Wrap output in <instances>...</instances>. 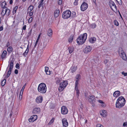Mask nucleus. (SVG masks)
Segmentation results:
<instances>
[{
    "mask_svg": "<svg viewBox=\"0 0 127 127\" xmlns=\"http://www.w3.org/2000/svg\"><path fill=\"white\" fill-rule=\"evenodd\" d=\"M38 92L42 93H45L47 90V87L46 84L43 83L40 84L38 88Z\"/></svg>",
    "mask_w": 127,
    "mask_h": 127,
    "instance_id": "nucleus-3",
    "label": "nucleus"
},
{
    "mask_svg": "<svg viewBox=\"0 0 127 127\" xmlns=\"http://www.w3.org/2000/svg\"><path fill=\"white\" fill-rule=\"evenodd\" d=\"M114 24L116 26H118L119 25V24L118 22L116 20H114Z\"/></svg>",
    "mask_w": 127,
    "mask_h": 127,
    "instance_id": "nucleus-42",
    "label": "nucleus"
},
{
    "mask_svg": "<svg viewBox=\"0 0 127 127\" xmlns=\"http://www.w3.org/2000/svg\"><path fill=\"white\" fill-rule=\"evenodd\" d=\"M1 8H7L6 6L7 5V3L5 1H3L2 3H0Z\"/></svg>",
    "mask_w": 127,
    "mask_h": 127,
    "instance_id": "nucleus-18",
    "label": "nucleus"
},
{
    "mask_svg": "<svg viewBox=\"0 0 127 127\" xmlns=\"http://www.w3.org/2000/svg\"><path fill=\"white\" fill-rule=\"evenodd\" d=\"M26 25H25L23 26V29L24 30H25L26 29Z\"/></svg>",
    "mask_w": 127,
    "mask_h": 127,
    "instance_id": "nucleus-54",
    "label": "nucleus"
},
{
    "mask_svg": "<svg viewBox=\"0 0 127 127\" xmlns=\"http://www.w3.org/2000/svg\"><path fill=\"white\" fill-rule=\"evenodd\" d=\"M73 39V35H71L69 37L68 39V41L69 43H71L72 42Z\"/></svg>",
    "mask_w": 127,
    "mask_h": 127,
    "instance_id": "nucleus-28",
    "label": "nucleus"
},
{
    "mask_svg": "<svg viewBox=\"0 0 127 127\" xmlns=\"http://www.w3.org/2000/svg\"><path fill=\"white\" fill-rule=\"evenodd\" d=\"M96 127H103V126L100 124H98L96 125Z\"/></svg>",
    "mask_w": 127,
    "mask_h": 127,
    "instance_id": "nucleus-50",
    "label": "nucleus"
},
{
    "mask_svg": "<svg viewBox=\"0 0 127 127\" xmlns=\"http://www.w3.org/2000/svg\"><path fill=\"white\" fill-rule=\"evenodd\" d=\"M76 93L77 95V97L78 98L79 96V90H78V88H77V90H76Z\"/></svg>",
    "mask_w": 127,
    "mask_h": 127,
    "instance_id": "nucleus-43",
    "label": "nucleus"
},
{
    "mask_svg": "<svg viewBox=\"0 0 127 127\" xmlns=\"http://www.w3.org/2000/svg\"><path fill=\"white\" fill-rule=\"evenodd\" d=\"M23 93V92H22V91L21 92V91L20 93V96H22Z\"/></svg>",
    "mask_w": 127,
    "mask_h": 127,
    "instance_id": "nucleus-60",
    "label": "nucleus"
},
{
    "mask_svg": "<svg viewBox=\"0 0 127 127\" xmlns=\"http://www.w3.org/2000/svg\"><path fill=\"white\" fill-rule=\"evenodd\" d=\"M32 29H31L30 30V32H29V35H30L31 34V32H32Z\"/></svg>",
    "mask_w": 127,
    "mask_h": 127,
    "instance_id": "nucleus-63",
    "label": "nucleus"
},
{
    "mask_svg": "<svg viewBox=\"0 0 127 127\" xmlns=\"http://www.w3.org/2000/svg\"><path fill=\"white\" fill-rule=\"evenodd\" d=\"M6 82V80L4 79L2 82L1 85L2 86H4Z\"/></svg>",
    "mask_w": 127,
    "mask_h": 127,
    "instance_id": "nucleus-39",
    "label": "nucleus"
},
{
    "mask_svg": "<svg viewBox=\"0 0 127 127\" xmlns=\"http://www.w3.org/2000/svg\"><path fill=\"white\" fill-rule=\"evenodd\" d=\"M61 80L59 78H58L56 81V83L57 84H59L61 81Z\"/></svg>",
    "mask_w": 127,
    "mask_h": 127,
    "instance_id": "nucleus-45",
    "label": "nucleus"
},
{
    "mask_svg": "<svg viewBox=\"0 0 127 127\" xmlns=\"http://www.w3.org/2000/svg\"><path fill=\"white\" fill-rule=\"evenodd\" d=\"M96 38L94 37H92L89 39L90 42L91 43H93L95 42Z\"/></svg>",
    "mask_w": 127,
    "mask_h": 127,
    "instance_id": "nucleus-24",
    "label": "nucleus"
},
{
    "mask_svg": "<svg viewBox=\"0 0 127 127\" xmlns=\"http://www.w3.org/2000/svg\"><path fill=\"white\" fill-rule=\"evenodd\" d=\"M87 36L86 33L83 35H81L78 37L77 40V42L79 45H82L85 41Z\"/></svg>",
    "mask_w": 127,
    "mask_h": 127,
    "instance_id": "nucleus-2",
    "label": "nucleus"
},
{
    "mask_svg": "<svg viewBox=\"0 0 127 127\" xmlns=\"http://www.w3.org/2000/svg\"><path fill=\"white\" fill-rule=\"evenodd\" d=\"M108 61L107 60H105L104 61V63L105 64H106L108 62Z\"/></svg>",
    "mask_w": 127,
    "mask_h": 127,
    "instance_id": "nucleus-57",
    "label": "nucleus"
},
{
    "mask_svg": "<svg viewBox=\"0 0 127 127\" xmlns=\"http://www.w3.org/2000/svg\"><path fill=\"white\" fill-rule=\"evenodd\" d=\"M68 49L69 52L70 54L72 53L73 51V48L72 46L69 47Z\"/></svg>",
    "mask_w": 127,
    "mask_h": 127,
    "instance_id": "nucleus-32",
    "label": "nucleus"
},
{
    "mask_svg": "<svg viewBox=\"0 0 127 127\" xmlns=\"http://www.w3.org/2000/svg\"><path fill=\"white\" fill-rule=\"evenodd\" d=\"M91 27L92 28L94 29L96 27V25L95 24L93 23L91 25Z\"/></svg>",
    "mask_w": 127,
    "mask_h": 127,
    "instance_id": "nucleus-38",
    "label": "nucleus"
},
{
    "mask_svg": "<svg viewBox=\"0 0 127 127\" xmlns=\"http://www.w3.org/2000/svg\"><path fill=\"white\" fill-rule=\"evenodd\" d=\"M60 11L59 10L56 9L54 12V16L55 17L57 18L58 17Z\"/></svg>",
    "mask_w": 127,
    "mask_h": 127,
    "instance_id": "nucleus-19",
    "label": "nucleus"
},
{
    "mask_svg": "<svg viewBox=\"0 0 127 127\" xmlns=\"http://www.w3.org/2000/svg\"><path fill=\"white\" fill-rule=\"evenodd\" d=\"M29 43L27 45V48L26 50L25 51V52L23 53V55L25 57L27 55L28 53L29 52Z\"/></svg>",
    "mask_w": 127,
    "mask_h": 127,
    "instance_id": "nucleus-21",
    "label": "nucleus"
},
{
    "mask_svg": "<svg viewBox=\"0 0 127 127\" xmlns=\"http://www.w3.org/2000/svg\"><path fill=\"white\" fill-rule=\"evenodd\" d=\"M98 101L100 103H103V102L101 100H98Z\"/></svg>",
    "mask_w": 127,
    "mask_h": 127,
    "instance_id": "nucleus-56",
    "label": "nucleus"
},
{
    "mask_svg": "<svg viewBox=\"0 0 127 127\" xmlns=\"http://www.w3.org/2000/svg\"><path fill=\"white\" fill-rule=\"evenodd\" d=\"M18 70L17 69H15V73L16 74H17L18 73Z\"/></svg>",
    "mask_w": 127,
    "mask_h": 127,
    "instance_id": "nucleus-55",
    "label": "nucleus"
},
{
    "mask_svg": "<svg viewBox=\"0 0 127 127\" xmlns=\"http://www.w3.org/2000/svg\"><path fill=\"white\" fill-rule=\"evenodd\" d=\"M33 112L35 114H39L40 112V109L39 107L35 108L33 110Z\"/></svg>",
    "mask_w": 127,
    "mask_h": 127,
    "instance_id": "nucleus-16",
    "label": "nucleus"
},
{
    "mask_svg": "<svg viewBox=\"0 0 127 127\" xmlns=\"http://www.w3.org/2000/svg\"><path fill=\"white\" fill-rule=\"evenodd\" d=\"M33 8V7L32 5H30L28 8L27 9V12H28L32 11Z\"/></svg>",
    "mask_w": 127,
    "mask_h": 127,
    "instance_id": "nucleus-26",
    "label": "nucleus"
},
{
    "mask_svg": "<svg viewBox=\"0 0 127 127\" xmlns=\"http://www.w3.org/2000/svg\"><path fill=\"white\" fill-rule=\"evenodd\" d=\"M16 68L17 69H19V65L18 64H16Z\"/></svg>",
    "mask_w": 127,
    "mask_h": 127,
    "instance_id": "nucleus-53",
    "label": "nucleus"
},
{
    "mask_svg": "<svg viewBox=\"0 0 127 127\" xmlns=\"http://www.w3.org/2000/svg\"><path fill=\"white\" fill-rule=\"evenodd\" d=\"M62 0H58V4L59 5H61L62 3Z\"/></svg>",
    "mask_w": 127,
    "mask_h": 127,
    "instance_id": "nucleus-46",
    "label": "nucleus"
},
{
    "mask_svg": "<svg viewBox=\"0 0 127 127\" xmlns=\"http://www.w3.org/2000/svg\"><path fill=\"white\" fill-rule=\"evenodd\" d=\"M6 8V9L5 10L6 15L8 16L10 14V11L9 9H8V8Z\"/></svg>",
    "mask_w": 127,
    "mask_h": 127,
    "instance_id": "nucleus-31",
    "label": "nucleus"
},
{
    "mask_svg": "<svg viewBox=\"0 0 127 127\" xmlns=\"http://www.w3.org/2000/svg\"><path fill=\"white\" fill-rule=\"evenodd\" d=\"M33 20V18L32 17H31L28 20V23H31L32 21Z\"/></svg>",
    "mask_w": 127,
    "mask_h": 127,
    "instance_id": "nucleus-41",
    "label": "nucleus"
},
{
    "mask_svg": "<svg viewBox=\"0 0 127 127\" xmlns=\"http://www.w3.org/2000/svg\"><path fill=\"white\" fill-rule=\"evenodd\" d=\"M118 52L120 56L123 60H126L127 59L126 55L121 47L119 48Z\"/></svg>",
    "mask_w": 127,
    "mask_h": 127,
    "instance_id": "nucleus-5",
    "label": "nucleus"
},
{
    "mask_svg": "<svg viewBox=\"0 0 127 127\" xmlns=\"http://www.w3.org/2000/svg\"><path fill=\"white\" fill-rule=\"evenodd\" d=\"M77 69V66H72L71 67V70L72 73L75 72Z\"/></svg>",
    "mask_w": 127,
    "mask_h": 127,
    "instance_id": "nucleus-34",
    "label": "nucleus"
},
{
    "mask_svg": "<svg viewBox=\"0 0 127 127\" xmlns=\"http://www.w3.org/2000/svg\"><path fill=\"white\" fill-rule=\"evenodd\" d=\"M43 100V97L42 96H38L35 99V101L37 103H41Z\"/></svg>",
    "mask_w": 127,
    "mask_h": 127,
    "instance_id": "nucleus-11",
    "label": "nucleus"
},
{
    "mask_svg": "<svg viewBox=\"0 0 127 127\" xmlns=\"http://www.w3.org/2000/svg\"><path fill=\"white\" fill-rule=\"evenodd\" d=\"M61 113L63 115L67 114L68 112L67 109L66 107L64 106L62 107L61 109Z\"/></svg>",
    "mask_w": 127,
    "mask_h": 127,
    "instance_id": "nucleus-10",
    "label": "nucleus"
},
{
    "mask_svg": "<svg viewBox=\"0 0 127 127\" xmlns=\"http://www.w3.org/2000/svg\"><path fill=\"white\" fill-rule=\"evenodd\" d=\"M33 11L31 12H27V14H29V15L30 16H31L33 14Z\"/></svg>",
    "mask_w": 127,
    "mask_h": 127,
    "instance_id": "nucleus-40",
    "label": "nucleus"
},
{
    "mask_svg": "<svg viewBox=\"0 0 127 127\" xmlns=\"http://www.w3.org/2000/svg\"><path fill=\"white\" fill-rule=\"evenodd\" d=\"M120 92L119 91H116L114 93L113 95L114 97H116L120 95Z\"/></svg>",
    "mask_w": 127,
    "mask_h": 127,
    "instance_id": "nucleus-20",
    "label": "nucleus"
},
{
    "mask_svg": "<svg viewBox=\"0 0 127 127\" xmlns=\"http://www.w3.org/2000/svg\"><path fill=\"white\" fill-rule=\"evenodd\" d=\"M22 96H19V99L20 100H21L22 99Z\"/></svg>",
    "mask_w": 127,
    "mask_h": 127,
    "instance_id": "nucleus-64",
    "label": "nucleus"
},
{
    "mask_svg": "<svg viewBox=\"0 0 127 127\" xmlns=\"http://www.w3.org/2000/svg\"><path fill=\"white\" fill-rule=\"evenodd\" d=\"M13 67V62L11 61L9 65V69L8 72L7 74V77H8L11 74V71L12 70Z\"/></svg>",
    "mask_w": 127,
    "mask_h": 127,
    "instance_id": "nucleus-8",
    "label": "nucleus"
},
{
    "mask_svg": "<svg viewBox=\"0 0 127 127\" xmlns=\"http://www.w3.org/2000/svg\"><path fill=\"white\" fill-rule=\"evenodd\" d=\"M18 8V6H16L14 7L13 9V14L14 15V14L15 13H16V10Z\"/></svg>",
    "mask_w": 127,
    "mask_h": 127,
    "instance_id": "nucleus-35",
    "label": "nucleus"
},
{
    "mask_svg": "<svg viewBox=\"0 0 127 127\" xmlns=\"http://www.w3.org/2000/svg\"><path fill=\"white\" fill-rule=\"evenodd\" d=\"M118 2L120 5H122V1L121 0H119V1H117Z\"/></svg>",
    "mask_w": 127,
    "mask_h": 127,
    "instance_id": "nucleus-51",
    "label": "nucleus"
},
{
    "mask_svg": "<svg viewBox=\"0 0 127 127\" xmlns=\"http://www.w3.org/2000/svg\"><path fill=\"white\" fill-rule=\"evenodd\" d=\"M68 84L67 81H64L60 83V86L58 88L59 91L61 92L66 87Z\"/></svg>",
    "mask_w": 127,
    "mask_h": 127,
    "instance_id": "nucleus-4",
    "label": "nucleus"
},
{
    "mask_svg": "<svg viewBox=\"0 0 127 127\" xmlns=\"http://www.w3.org/2000/svg\"><path fill=\"white\" fill-rule=\"evenodd\" d=\"M26 84H25L23 86V87H22L21 90V92L22 91V92H23V91L24 89H25V87L26 86Z\"/></svg>",
    "mask_w": 127,
    "mask_h": 127,
    "instance_id": "nucleus-52",
    "label": "nucleus"
},
{
    "mask_svg": "<svg viewBox=\"0 0 127 127\" xmlns=\"http://www.w3.org/2000/svg\"><path fill=\"white\" fill-rule=\"evenodd\" d=\"M44 0H41L38 3V8H40L41 6L42 7V5L44 3L43 2Z\"/></svg>",
    "mask_w": 127,
    "mask_h": 127,
    "instance_id": "nucleus-22",
    "label": "nucleus"
},
{
    "mask_svg": "<svg viewBox=\"0 0 127 127\" xmlns=\"http://www.w3.org/2000/svg\"><path fill=\"white\" fill-rule=\"evenodd\" d=\"M7 55V52L6 51H4L3 52L1 58L2 59L4 58Z\"/></svg>",
    "mask_w": 127,
    "mask_h": 127,
    "instance_id": "nucleus-30",
    "label": "nucleus"
},
{
    "mask_svg": "<svg viewBox=\"0 0 127 127\" xmlns=\"http://www.w3.org/2000/svg\"><path fill=\"white\" fill-rule=\"evenodd\" d=\"M122 75H124V76H127V73H125L124 71H123L122 72Z\"/></svg>",
    "mask_w": 127,
    "mask_h": 127,
    "instance_id": "nucleus-48",
    "label": "nucleus"
},
{
    "mask_svg": "<svg viewBox=\"0 0 127 127\" xmlns=\"http://www.w3.org/2000/svg\"><path fill=\"white\" fill-rule=\"evenodd\" d=\"M71 14V12L70 10H66L63 13L62 15V17L64 19H67L70 16Z\"/></svg>",
    "mask_w": 127,
    "mask_h": 127,
    "instance_id": "nucleus-6",
    "label": "nucleus"
},
{
    "mask_svg": "<svg viewBox=\"0 0 127 127\" xmlns=\"http://www.w3.org/2000/svg\"><path fill=\"white\" fill-rule=\"evenodd\" d=\"M76 17V13L75 12H72L71 14V16L70 17L71 18H73Z\"/></svg>",
    "mask_w": 127,
    "mask_h": 127,
    "instance_id": "nucleus-29",
    "label": "nucleus"
},
{
    "mask_svg": "<svg viewBox=\"0 0 127 127\" xmlns=\"http://www.w3.org/2000/svg\"><path fill=\"white\" fill-rule=\"evenodd\" d=\"M88 7V4L85 2L82 3L81 6V10L83 11H84L86 10Z\"/></svg>",
    "mask_w": 127,
    "mask_h": 127,
    "instance_id": "nucleus-9",
    "label": "nucleus"
},
{
    "mask_svg": "<svg viewBox=\"0 0 127 127\" xmlns=\"http://www.w3.org/2000/svg\"><path fill=\"white\" fill-rule=\"evenodd\" d=\"M78 0H75V1L74 2V4L75 5H77L78 4Z\"/></svg>",
    "mask_w": 127,
    "mask_h": 127,
    "instance_id": "nucleus-47",
    "label": "nucleus"
},
{
    "mask_svg": "<svg viewBox=\"0 0 127 127\" xmlns=\"http://www.w3.org/2000/svg\"><path fill=\"white\" fill-rule=\"evenodd\" d=\"M109 5L111 9L113 10L114 9H116V7L113 1H111L109 2Z\"/></svg>",
    "mask_w": 127,
    "mask_h": 127,
    "instance_id": "nucleus-15",
    "label": "nucleus"
},
{
    "mask_svg": "<svg viewBox=\"0 0 127 127\" xmlns=\"http://www.w3.org/2000/svg\"><path fill=\"white\" fill-rule=\"evenodd\" d=\"M54 121V119H52L49 122V125H51V124Z\"/></svg>",
    "mask_w": 127,
    "mask_h": 127,
    "instance_id": "nucleus-49",
    "label": "nucleus"
},
{
    "mask_svg": "<svg viewBox=\"0 0 127 127\" xmlns=\"http://www.w3.org/2000/svg\"><path fill=\"white\" fill-rule=\"evenodd\" d=\"M80 75L79 74L77 75L76 77V79H78V81H79V79H80Z\"/></svg>",
    "mask_w": 127,
    "mask_h": 127,
    "instance_id": "nucleus-44",
    "label": "nucleus"
},
{
    "mask_svg": "<svg viewBox=\"0 0 127 127\" xmlns=\"http://www.w3.org/2000/svg\"><path fill=\"white\" fill-rule=\"evenodd\" d=\"M78 79H76L75 82V90H77L78 88Z\"/></svg>",
    "mask_w": 127,
    "mask_h": 127,
    "instance_id": "nucleus-33",
    "label": "nucleus"
},
{
    "mask_svg": "<svg viewBox=\"0 0 127 127\" xmlns=\"http://www.w3.org/2000/svg\"><path fill=\"white\" fill-rule=\"evenodd\" d=\"M125 100L122 96L119 97L117 99L116 104V107L120 108L123 107L125 104Z\"/></svg>",
    "mask_w": 127,
    "mask_h": 127,
    "instance_id": "nucleus-1",
    "label": "nucleus"
},
{
    "mask_svg": "<svg viewBox=\"0 0 127 127\" xmlns=\"http://www.w3.org/2000/svg\"><path fill=\"white\" fill-rule=\"evenodd\" d=\"M127 125V123H124L123 124V126L125 127Z\"/></svg>",
    "mask_w": 127,
    "mask_h": 127,
    "instance_id": "nucleus-59",
    "label": "nucleus"
},
{
    "mask_svg": "<svg viewBox=\"0 0 127 127\" xmlns=\"http://www.w3.org/2000/svg\"><path fill=\"white\" fill-rule=\"evenodd\" d=\"M4 10L3 9H2V11L1 12V15L3 16H4L5 15V14H6L5 11L4 12Z\"/></svg>",
    "mask_w": 127,
    "mask_h": 127,
    "instance_id": "nucleus-37",
    "label": "nucleus"
},
{
    "mask_svg": "<svg viewBox=\"0 0 127 127\" xmlns=\"http://www.w3.org/2000/svg\"><path fill=\"white\" fill-rule=\"evenodd\" d=\"M63 124V127H67L68 125V123L67 122L66 119L64 118L62 120Z\"/></svg>",
    "mask_w": 127,
    "mask_h": 127,
    "instance_id": "nucleus-13",
    "label": "nucleus"
},
{
    "mask_svg": "<svg viewBox=\"0 0 127 127\" xmlns=\"http://www.w3.org/2000/svg\"><path fill=\"white\" fill-rule=\"evenodd\" d=\"M47 45V43L46 42H44L43 43V44H41V48L42 50L44 49L46 47Z\"/></svg>",
    "mask_w": 127,
    "mask_h": 127,
    "instance_id": "nucleus-27",
    "label": "nucleus"
},
{
    "mask_svg": "<svg viewBox=\"0 0 127 127\" xmlns=\"http://www.w3.org/2000/svg\"><path fill=\"white\" fill-rule=\"evenodd\" d=\"M13 3V0H10L9 3L10 4H12Z\"/></svg>",
    "mask_w": 127,
    "mask_h": 127,
    "instance_id": "nucleus-61",
    "label": "nucleus"
},
{
    "mask_svg": "<svg viewBox=\"0 0 127 127\" xmlns=\"http://www.w3.org/2000/svg\"><path fill=\"white\" fill-rule=\"evenodd\" d=\"M92 48L90 46H87L84 50V51L85 53H87L90 52Z\"/></svg>",
    "mask_w": 127,
    "mask_h": 127,
    "instance_id": "nucleus-12",
    "label": "nucleus"
},
{
    "mask_svg": "<svg viewBox=\"0 0 127 127\" xmlns=\"http://www.w3.org/2000/svg\"><path fill=\"white\" fill-rule=\"evenodd\" d=\"M86 98L91 103H93L95 101V96L92 95H90L88 97H87L86 95H85Z\"/></svg>",
    "mask_w": 127,
    "mask_h": 127,
    "instance_id": "nucleus-7",
    "label": "nucleus"
},
{
    "mask_svg": "<svg viewBox=\"0 0 127 127\" xmlns=\"http://www.w3.org/2000/svg\"><path fill=\"white\" fill-rule=\"evenodd\" d=\"M37 116L36 115H33L31 116L30 118L29 119V121L30 122H33L36 120L37 119Z\"/></svg>",
    "mask_w": 127,
    "mask_h": 127,
    "instance_id": "nucleus-14",
    "label": "nucleus"
},
{
    "mask_svg": "<svg viewBox=\"0 0 127 127\" xmlns=\"http://www.w3.org/2000/svg\"><path fill=\"white\" fill-rule=\"evenodd\" d=\"M100 115H101L103 117H105L106 116V110H103L102 111V113H101L100 114Z\"/></svg>",
    "mask_w": 127,
    "mask_h": 127,
    "instance_id": "nucleus-25",
    "label": "nucleus"
},
{
    "mask_svg": "<svg viewBox=\"0 0 127 127\" xmlns=\"http://www.w3.org/2000/svg\"><path fill=\"white\" fill-rule=\"evenodd\" d=\"M102 106L103 107H104L105 106V105L103 103H102Z\"/></svg>",
    "mask_w": 127,
    "mask_h": 127,
    "instance_id": "nucleus-62",
    "label": "nucleus"
},
{
    "mask_svg": "<svg viewBox=\"0 0 127 127\" xmlns=\"http://www.w3.org/2000/svg\"><path fill=\"white\" fill-rule=\"evenodd\" d=\"M52 33L53 32L52 29H49L47 31V34L49 36L51 37L52 36Z\"/></svg>",
    "mask_w": 127,
    "mask_h": 127,
    "instance_id": "nucleus-17",
    "label": "nucleus"
},
{
    "mask_svg": "<svg viewBox=\"0 0 127 127\" xmlns=\"http://www.w3.org/2000/svg\"><path fill=\"white\" fill-rule=\"evenodd\" d=\"M3 27L2 26H1L0 27V31H1L3 30Z\"/></svg>",
    "mask_w": 127,
    "mask_h": 127,
    "instance_id": "nucleus-58",
    "label": "nucleus"
},
{
    "mask_svg": "<svg viewBox=\"0 0 127 127\" xmlns=\"http://www.w3.org/2000/svg\"><path fill=\"white\" fill-rule=\"evenodd\" d=\"M45 71L47 75H50V71L49 70V68L48 67H45Z\"/></svg>",
    "mask_w": 127,
    "mask_h": 127,
    "instance_id": "nucleus-23",
    "label": "nucleus"
},
{
    "mask_svg": "<svg viewBox=\"0 0 127 127\" xmlns=\"http://www.w3.org/2000/svg\"><path fill=\"white\" fill-rule=\"evenodd\" d=\"M13 48L11 46L9 47L7 49V51L9 53H11L12 51Z\"/></svg>",
    "mask_w": 127,
    "mask_h": 127,
    "instance_id": "nucleus-36",
    "label": "nucleus"
}]
</instances>
